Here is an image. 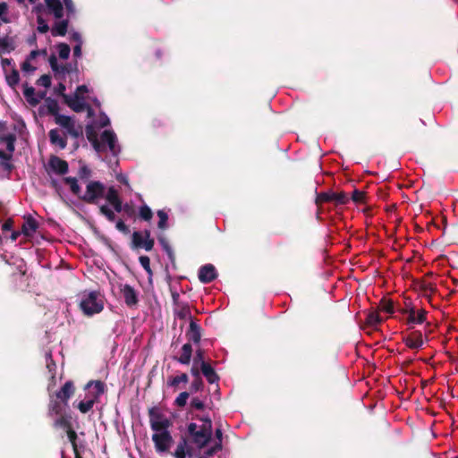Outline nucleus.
Masks as SVG:
<instances>
[{
	"mask_svg": "<svg viewBox=\"0 0 458 458\" xmlns=\"http://www.w3.org/2000/svg\"><path fill=\"white\" fill-rule=\"evenodd\" d=\"M157 216L159 218L158 221V228L165 230L167 228V221H168V216L164 210H158L157 211Z\"/></svg>",
	"mask_w": 458,
	"mask_h": 458,
	"instance_id": "nucleus-38",
	"label": "nucleus"
},
{
	"mask_svg": "<svg viewBox=\"0 0 458 458\" xmlns=\"http://www.w3.org/2000/svg\"><path fill=\"white\" fill-rule=\"evenodd\" d=\"M72 38L77 43V44H82L81 37L79 33L74 32L72 35Z\"/></svg>",
	"mask_w": 458,
	"mask_h": 458,
	"instance_id": "nucleus-56",
	"label": "nucleus"
},
{
	"mask_svg": "<svg viewBox=\"0 0 458 458\" xmlns=\"http://www.w3.org/2000/svg\"><path fill=\"white\" fill-rule=\"evenodd\" d=\"M57 111H58V104L55 100L51 99V98L46 99L44 105L41 106V113H43V114L47 113V114H54L55 116L56 114H58Z\"/></svg>",
	"mask_w": 458,
	"mask_h": 458,
	"instance_id": "nucleus-29",
	"label": "nucleus"
},
{
	"mask_svg": "<svg viewBox=\"0 0 458 458\" xmlns=\"http://www.w3.org/2000/svg\"><path fill=\"white\" fill-rule=\"evenodd\" d=\"M173 456L174 458H191L192 456L191 447L186 438H181L177 444L176 449L173 453Z\"/></svg>",
	"mask_w": 458,
	"mask_h": 458,
	"instance_id": "nucleus-19",
	"label": "nucleus"
},
{
	"mask_svg": "<svg viewBox=\"0 0 458 458\" xmlns=\"http://www.w3.org/2000/svg\"><path fill=\"white\" fill-rule=\"evenodd\" d=\"M68 171V164L58 157H51L48 161V172L64 174Z\"/></svg>",
	"mask_w": 458,
	"mask_h": 458,
	"instance_id": "nucleus-15",
	"label": "nucleus"
},
{
	"mask_svg": "<svg viewBox=\"0 0 458 458\" xmlns=\"http://www.w3.org/2000/svg\"><path fill=\"white\" fill-rule=\"evenodd\" d=\"M116 228L119 231H123V232H125L127 230L125 224L121 220L116 223Z\"/></svg>",
	"mask_w": 458,
	"mask_h": 458,
	"instance_id": "nucleus-57",
	"label": "nucleus"
},
{
	"mask_svg": "<svg viewBox=\"0 0 458 458\" xmlns=\"http://www.w3.org/2000/svg\"><path fill=\"white\" fill-rule=\"evenodd\" d=\"M49 139L52 144L59 147L62 149L64 148L66 146L65 139L62 136L61 132L56 129L51 130L49 131Z\"/></svg>",
	"mask_w": 458,
	"mask_h": 458,
	"instance_id": "nucleus-24",
	"label": "nucleus"
},
{
	"mask_svg": "<svg viewBox=\"0 0 458 458\" xmlns=\"http://www.w3.org/2000/svg\"><path fill=\"white\" fill-rule=\"evenodd\" d=\"M121 293L128 306H134L138 302V293L133 287L129 284H122L120 287Z\"/></svg>",
	"mask_w": 458,
	"mask_h": 458,
	"instance_id": "nucleus-18",
	"label": "nucleus"
},
{
	"mask_svg": "<svg viewBox=\"0 0 458 458\" xmlns=\"http://www.w3.org/2000/svg\"><path fill=\"white\" fill-rule=\"evenodd\" d=\"M37 229H38L37 221L35 219H33L32 217H28L25 219V221L22 225L21 233L26 236H32L34 234V233L37 231Z\"/></svg>",
	"mask_w": 458,
	"mask_h": 458,
	"instance_id": "nucleus-23",
	"label": "nucleus"
},
{
	"mask_svg": "<svg viewBox=\"0 0 458 458\" xmlns=\"http://www.w3.org/2000/svg\"><path fill=\"white\" fill-rule=\"evenodd\" d=\"M81 47L82 44H76V46L73 48V55L75 57H81Z\"/></svg>",
	"mask_w": 458,
	"mask_h": 458,
	"instance_id": "nucleus-53",
	"label": "nucleus"
},
{
	"mask_svg": "<svg viewBox=\"0 0 458 458\" xmlns=\"http://www.w3.org/2000/svg\"><path fill=\"white\" fill-rule=\"evenodd\" d=\"M11 226H12V223L11 222H6V223H4L3 225V230H10Z\"/></svg>",
	"mask_w": 458,
	"mask_h": 458,
	"instance_id": "nucleus-60",
	"label": "nucleus"
},
{
	"mask_svg": "<svg viewBox=\"0 0 458 458\" xmlns=\"http://www.w3.org/2000/svg\"><path fill=\"white\" fill-rule=\"evenodd\" d=\"M23 95L28 103L33 106H37L43 98L42 95L36 93L33 87L27 85H24Z\"/></svg>",
	"mask_w": 458,
	"mask_h": 458,
	"instance_id": "nucleus-21",
	"label": "nucleus"
},
{
	"mask_svg": "<svg viewBox=\"0 0 458 458\" xmlns=\"http://www.w3.org/2000/svg\"><path fill=\"white\" fill-rule=\"evenodd\" d=\"M16 136L14 130L5 123L0 122V145L5 146V150L0 148V165L6 170L11 169L10 159L14 152Z\"/></svg>",
	"mask_w": 458,
	"mask_h": 458,
	"instance_id": "nucleus-2",
	"label": "nucleus"
},
{
	"mask_svg": "<svg viewBox=\"0 0 458 458\" xmlns=\"http://www.w3.org/2000/svg\"><path fill=\"white\" fill-rule=\"evenodd\" d=\"M56 47L59 57L63 60H67L71 53L70 47L67 44L60 43Z\"/></svg>",
	"mask_w": 458,
	"mask_h": 458,
	"instance_id": "nucleus-37",
	"label": "nucleus"
},
{
	"mask_svg": "<svg viewBox=\"0 0 458 458\" xmlns=\"http://www.w3.org/2000/svg\"><path fill=\"white\" fill-rule=\"evenodd\" d=\"M66 405H64V403H62V402H58V401H54V400H51L50 401V403H49V415L50 416H57V415H61L64 413V407Z\"/></svg>",
	"mask_w": 458,
	"mask_h": 458,
	"instance_id": "nucleus-32",
	"label": "nucleus"
},
{
	"mask_svg": "<svg viewBox=\"0 0 458 458\" xmlns=\"http://www.w3.org/2000/svg\"><path fill=\"white\" fill-rule=\"evenodd\" d=\"M19 2H24L25 0H18ZM30 4H35V10L38 13L41 12L44 6L41 4H38V0H28ZM46 7L49 13L53 14L55 18L61 19L64 16V9L67 14L74 13V6L72 0H44Z\"/></svg>",
	"mask_w": 458,
	"mask_h": 458,
	"instance_id": "nucleus-3",
	"label": "nucleus"
},
{
	"mask_svg": "<svg viewBox=\"0 0 458 458\" xmlns=\"http://www.w3.org/2000/svg\"><path fill=\"white\" fill-rule=\"evenodd\" d=\"M188 337L194 343H199L200 341V329L199 327L194 322L191 321L190 323V330L188 332Z\"/></svg>",
	"mask_w": 458,
	"mask_h": 458,
	"instance_id": "nucleus-33",
	"label": "nucleus"
},
{
	"mask_svg": "<svg viewBox=\"0 0 458 458\" xmlns=\"http://www.w3.org/2000/svg\"><path fill=\"white\" fill-rule=\"evenodd\" d=\"M425 316H426V312H425V310H417V311L412 310V311L410 313L409 320H410V322H411V323H418V324H420V323H423V322H424V320H425Z\"/></svg>",
	"mask_w": 458,
	"mask_h": 458,
	"instance_id": "nucleus-35",
	"label": "nucleus"
},
{
	"mask_svg": "<svg viewBox=\"0 0 458 458\" xmlns=\"http://www.w3.org/2000/svg\"><path fill=\"white\" fill-rule=\"evenodd\" d=\"M151 439L156 452L159 454L169 453L174 445L173 437L168 429L154 431Z\"/></svg>",
	"mask_w": 458,
	"mask_h": 458,
	"instance_id": "nucleus-9",
	"label": "nucleus"
},
{
	"mask_svg": "<svg viewBox=\"0 0 458 458\" xmlns=\"http://www.w3.org/2000/svg\"><path fill=\"white\" fill-rule=\"evenodd\" d=\"M132 242L136 247L143 248L146 250H152L154 240L150 237V232L146 230L144 233L134 232L132 234Z\"/></svg>",
	"mask_w": 458,
	"mask_h": 458,
	"instance_id": "nucleus-13",
	"label": "nucleus"
},
{
	"mask_svg": "<svg viewBox=\"0 0 458 458\" xmlns=\"http://www.w3.org/2000/svg\"><path fill=\"white\" fill-rule=\"evenodd\" d=\"M46 361H47V368L48 369V371L52 374V378L54 379L55 376H54V372L55 370V363L52 360V354L50 352H47L46 354Z\"/></svg>",
	"mask_w": 458,
	"mask_h": 458,
	"instance_id": "nucleus-40",
	"label": "nucleus"
},
{
	"mask_svg": "<svg viewBox=\"0 0 458 458\" xmlns=\"http://www.w3.org/2000/svg\"><path fill=\"white\" fill-rule=\"evenodd\" d=\"M104 197L114 209L106 205H102L100 207V211L108 220L114 221L115 217L114 212L119 213L122 211V201L120 199L118 191L114 187H109L106 192L105 191Z\"/></svg>",
	"mask_w": 458,
	"mask_h": 458,
	"instance_id": "nucleus-7",
	"label": "nucleus"
},
{
	"mask_svg": "<svg viewBox=\"0 0 458 458\" xmlns=\"http://www.w3.org/2000/svg\"><path fill=\"white\" fill-rule=\"evenodd\" d=\"M87 396L79 403L78 409L81 412L86 413L93 407L94 403L104 393L105 386L100 381L89 382L87 386Z\"/></svg>",
	"mask_w": 458,
	"mask_h": 458,
	"instance_id": "nucleus-6",
	"label": "nucleus"
},
{
	"mask_svg": "<svg viewBox=\"0 0 458 458\" xmlns=\"http://www.w3.org/2000/svg\"><path fill=\"white\" fill-rule=\"evenodd\" d=\"M4 76L5 81L10 87L15 88L18 85L20 81V75L14 67H12L9 71L4 72Z\"/></svg>",
	"mask_w": 458,
	"mask_h": 458,
	"instance_id": "nucleus-26",
	"label": "nucleus"
},
{
	"mask_svg": "<svg viewBox=\"0 0 458 458\" xmlns=\"http://www.w3.org/2000/svg\"><path fill=\"white\" fill-rule=\"evenodd\" d=\"M56 417L57 418L55 420V426L64 428L66 430L67 437L69 441L72 443L75 453V458H81L77 453L75 445V439L77 436L76 433L70 428L68 419L65 416H64V414L57 415Z\"/></svg>",
	"mask_w": 458,
	"mask_h": 458,
	"instance_id": "nucleus-12",
	"label": "nucleus"
},
{
	"mask_svg": "<svg viewBox=\"0 0 458 458\" xmlns=\"http://www.w3.org/2000/svg\"><path fill=\"white\" fill-rule=\"evenodd\" d=\"M148 414L149 424L153 432L168 429L171 427V420L158 408H151Z\"/></svg>",
	"mask_w": 458,
	"mask_h": 458,
	"instance_id": "nucleus-10",
	"label": "nucleus"
},
{
	"mask_svg": "<svg viewBox=\"0 0 458 458\" xmlns=\"http://www.w3.org/2000/svg\"><path fill=\"white\" fill-rule=\"evenodd\" d=\"M64 182L70 186L72 193H74L75 195H77L78 197H80L81 199L82 194L81 192V189L78 185L77 180L72 177H66L64 179Z\"/></svg>",
	"mask_w": 458,
	"mask_h": 458,
	"instance_id": "nucleus-36",
	"label": "nucleus"
},
{
	"mask_svg": "<svg viewBox=\"0 0 458 458\" xmlns=\"http://www.w3.org/2000/svg\"><path fill=\"white\" fill-rule=\"evenodd\" d=\"M352 199L354 202L356 203H360L363 201L364 199V192L363 191H358V190H355L353 192H352Z\"/></svg>",
	"mask_w": 458,
	"mask_h": 458,
	"instance_id": "nucleus-47",
	"label": "nucleus"
},
{
	"mask_svg": "<svg viewBox=\"0 0 458 458\" xmlns=\"http://www.w3.org/2000/svg\"><path fill=\"white\" fill-rule=\"evenodd\" d=\"M196 365L197 364H194L193 367L191 368V374L194 376V377H199V369L196 368Z\"/></svg>",
	"mask_w": 458,
	"mask_h": 458,
	"instance_id": "nucleus-58",
	"label": "nucleus"
},
{
	"mask_svg": "<svg viewBox=\"0 0 458 458\" xmlns=\"http://www.w3.org/2000/svg\"><path fill=\"white\" fill-rule=\"evenodd\" d=\"M89 92L87 86L82 85L77 88L72 95H63L65 103L75 112H81L88 108L86 94Z\"/></svg>",
	"mask_w": 458,
	"mask_h": 458,
	"instance_id": "nucleus-8",
	"label": "nucleus"
},
{
	"mask_svg": "<svg viewBox=\"0 0 458 458\" xmlns=\"http://www.w3.org/2000/svg\"><path fill=\"white\" fill-rule=\"evenodd\" d=\"M216 437L217 438V441L214 444V445H212L211 447H209L208 449V451L206 452V456H212L216 452H217L218 450L221 449L222 445H221V442H222V431L221 429H216Z\"/></svg>",
	"mask_w": 458,
	"mask_h": 458,
	"instance_id": "nucleus-34",
	"label": "nucleus"
},
{
	"mask_svg": "<svg viewBox=\"0 0 458 458\" xmlns=\"http://www.w3.org/2000/svg\"><path fill=\"white\" fill-rule=\"evenodd\" d=\"M381 310L387 314H392L394 312L393 304L390 301L383 302L381 304Z\"/></svg>",
	"mask_w": 458,
	"mask_h": 458,
	"instance_id": "nucleus-49",
	"label": "nucleus"
},
{
	"mask_svg": "<svg viewBox=\"0 0 458 458\" xmlns=\"http://www.w3.org/2000/svg\"><path fill=\"white\" fill-rule=\"evenodd\" d=\"M59 88H60V91L65 90V87L63 84H60Z\"/></svg>",
	"mask_w": 458,
	"mask_h": 458,
	"instance_id": "nucleus-62",
	"label": "nucleus"
},
{
	"mask_svg": "<svg viewBox=\"0 0 458 458\" xmlns=\"http://www.w3.org/2000/svg\"><path fill=\"white\" fill-rule=\"evenodd\" d=\"M88 138L92 142L96 151L98 153L108 149L112 154L116 155L120 151L116 136L112 131H105L101 134L100 140L93 138L89 134L88 135Z\"/></svg>",
	"mask_w": 458,
	"mask_h": 458,
	"instance_id": "nucleus-5",
	"label": "nucleus"
},
{
	"mask_svg": "<svg viewBox=\"0 0 458 458\" xmlns=\"http://www.w3.org/2000/svg\"><path fill=\"white\" fill-rule=\"evenodd\" d=\"M1 65L4 72L9 71L12 67H14L11 59L3 58L1 60Z\"/></svg>",
	"mask_w": 458,
	"mask_h": 458,
	"instance_id": "nucleus-48",
	"label": "nucleus"
},
{
	"mask_svg": "<svg viewBox=\"0 0 458 458\" xmlns=\"http://www.w3.org/2000/svg\"><path fill=\"white\" fill-rule=\"evenodd\" d=\"M191 406L196 408V409H198V410H201V409H203L204 404H203V403L199 399L194 398L191 401Z\"/></svg>",
	"mask_w": 458,
	"mask_h": 458,
	"instance_id": "nucleus-52",
	"label": "nucleus"
},
{
	"mask_svg": "<svg viewBox=\"0 0 458 458\" xmlns=\"http://www.w3.org/2000/svg\"><path fill=\"white\" fill-rule=\"evenodd\" d=\"M382 320L383 319L381 318V317L376 312H372V313L369 314V316L367 318L368 324H369L371 326H377V324L381 323Z\"/></svg>",
	"mask_w": 458,
	"mask_h": 458,
	"instance_id": "nucleus-41",
	"label": "nucleus"
},
{
	"mask_svg": "<svg viewBox=\"0 0 458 458\" xmlns=\"http://www.w3.org/2000/svg\"><path fill=\"white\" fill-rule=\"evenodd\" d=\"M177 315L181 318H185L187 317H190V312L187 308H183L181 311L177 313Z\"/></svg>",
	"mask_w": 458,
	"mask_h": 458,
	"instance_id": "nucleus-54",
	"label": "nucleus"
},
{
	"mask_svg": "<svg viewBox=\"0 0 458 458\" xmlns=\"http://www.w3.org/2000/svg\"><path fill=\"white\" fill-rule=\"evenodd\" d=\"M55 123L64 128L67 133L72 136H78L79 131L75 127L74 121L72 117L63 114H56L55 117Z\"/></svg>",
	"mask_w": 458,
	"mask_h": 458,
	"instance_id": "nucleus-14",
	"label": "nucleus"
},
{
	"mask_svg": "<svg viewBox=\"0 0 458 458\" xmlns=\"http://www.w3.org/2000/svg\"><path fill=\"white\" fill-rule=\"evenodd\" d=\"M118 180L124 184H128L127 178L124 175H119Z\"/></svg>",
	"mask_w": 458,
	"mask_h": 458,
	"instance_id": "nucleus-59",
	"label": "nucleus"
},
{
	"mask_svg": "<svg viewBox=\"0 0 458 458\" xmlns=\"http://www.w3.org/2000/svg\"><path fill=\"white\" fill-rule=\"evenodd\" d=\"M7 13H8V7H7V4L5 3H1L0 4V19L4 21V22H7L8 21V19H7Z\"/></svg>",
	"mask_w": 458,
	"mask_h": 458,
	"instance_id": "nucleus-45",
	"label": "nucleus"
},
{
	"mask_svg": "<svg viewBox=\"0 0 458 458\" xmlns=\"http://www.w3.org/2000/svg\"><path fill=\"white\" fill-rule=\"evenodd\" d=\"M38 82H39V84H40V85H42V86H44V87L47 88V87H49V86H50V84H51V80H50V77H49V76H47V75H43V76H41V77L39 78Z\"/></svg>",
	"mask_w": 458,
	"mask_h": 458,
	"instance_id": "nucleus-50",
	"label": "nucleus"
},
{
	"mask_svg": "<svg viewBox=\"0 0 458 458\" xmlns=\"http://www.w3.org/2000/svg\"><path fill=\"white\" fill-rule=\"evenodd\" d=\"M404 343L409 348L418 350L423 345V336L421 333H412L404 338Z\"/></svg>",
	"mask_w": 458,
	"mask_h": 458,
	"instance_id": "nucleus-22",
	"label": "nucleus"
},
{
	"mask_svg": "<svg viewBox=\"0 0 458 458\" xmlns=\"http://www.w3.org/2000/svg\"><path fill=\"white\" fill-rule=\"evenodd\" d=\"M20 233L19 232H13L11 235V239L13 241H15L17 239V237L19 236Z\"/></svg>",
	"mask_w": 458,
	"mask_h": 458,
	"instance_id": "nucleus-61",
	"label": "nucleus"
},
{
	"mask_svg": "<svg viewBox=\"0 0 458 458\" xmlns=\"http://www.w3.org/2000/svg\"><path fill=\"white\" fill-rule=\"evenodd\" d=\"M200 367H201L203 375L206 377L207 380L209 383H215L217 380L218 377H217L215 370L211 368L210 365H208L205 361H202V364Z\"/></svg>",
	"mask_w": 458,
	"mask_h": 458,
	"instance_id": "nucleus-30",
	"label": "nucleus"
},
{
	"mask_svg": "<svg viewBox=\"0 0 458 458\" xmlns=\"http://www.w3.org/2000/svg\"><path fill=\"white\" fill-rule=\"evenodd\" d=\"M318 201H335L337 204H345L348 201V197L344 192H323L318 198Z\"/></svg>",
	"mask_w": 458,
	"mask_h": 458,
	"instance_id": "nucleus-16",
	"label": "nucleus"
},
{
	"mask_svg": "<svg viewBox=\"0 0 458 458\" xmlns=\"http://www.w3.org/2000/svg\"><path fill=\"white\" fill-rule=\"evenodd\" d=\"M40 54L39 51L33 50L30 52L28 58L24 61V63L21 65V69L23 72H34L36 70V66L34 64V60L37 58V56Z\"/></svg>",
	"mask_w": 458,
	"mask_h": 458,
	"instance_id": "nucleus-27",
	"label": "nucleus"
},
{
	"mask_svg": "<svg viewBox=\"0 0 458 458\" xmlns=\"http://www.w3.org/2000/svg\"><path fill=\"white\" fill-rule=\"evenodd\" d=\"M93 101L96 103L97 106L100 105L99 102L97 99H94Z\"/></svg>",
	"mask_w": 458,
	"mask_h": 458,
	"instance_id": "nucleus-63",
	"label": "nucleus"
},
{
	"mask_svg": "<svg viewBox=\"0 0 458 458\" xmlns=\"http://www.w3.org/2000/svg\"><path fill=\"white\" fill-rule=\"evenodd\" d=\"M4 45V41L2 39H0V48L3 47Z\"/></svg>",
	"mask_w": 458,
	"mask_h": 458,
	"instance_id": "nucleus-64",
	"label": "nucleus"
},
{
	"mask_svg": "<svg viewBox=\"0 0 458 458\" xmlns=\"http://www.w3.org/2000/svg\"><path fill=\"white\" fill-rule=\"evenodd\" d=\"M49 30V27L46 21L38 14V30L41 33H46Z\"/></svg>",
	"mask_w": 458,
	"mask_h": 458,
	"instance_id": "nucleus-42",
	"label": "nucleus"
},
{
	"mask_svg": "<svg viewBox=\"0 0 458 458\" xmlns=\"http://www.w3.org/2000/svg\"><path fill=\"white\" fill-rule=\"evenodd\" d=\"M217 274L216 267L211 264L201 267L199 270V279L203 284H208L216 279Z\"/></svg>",
	"mask_w": 458,
	"mask_h": 458,
	"instance_id": "nucleus-17",
	"label": "nucleus"
},
{
	"mask_svg": "<svg viewBox=\"0 0 458 458\" xmlns=\"http://www.w3.org/2000/svg\"><path fill=\"white\" fill-rule=\"evenodd\" d=\"M139 213L140 217L146 221H149L152 218V211L147 205L141 206Z\"/></svg>",
	"mask_w": 458,
	"mask_h": 458,
	"instance_id": "nucleus-39",
	"label": "nucleus"
},
{
	"mask_svg": "<svg viewBox=\"0 0 458 458\" xmlns=\"http://www.w3.org/2000/svg\"><path fill=\"white\" fill-rule=\"evenodd\" d=\"M74 393V386L71 381H67L64 386L61 388L59 392L56 393L55 396L62 403H64V405H67V401Z\"/></svg>",
	"mask_w": 458,
	"mask_h": 458,
	"instance_id": "nucleus-20",
	"label": "nucleus"
},
{
	"mask_svg": "<svg viewBox=\"0 0 458 458\" xmlns=\"http://www.w3.org/2000/svg\"><path fill=\"white\" fill-rule=\"evenodd\" d=\"M202 361H204L203 353L201 351H198L196 354V358L194 360V364H197L198 362L202 364Z\"/></svg>",
	"mask_w": 458,
	"mask_h": 458,
	"instance_id": "nucleus-55",
	"label": "nucleus"
},
{
	"mask_svg": "<svg viewBox=\"0 0 458 458\" xmlns=\"http://www.w3.org/2000/svg\"><path fill=\"white\" fill-rule=\"evenodd\" d=\"M188 398L189 394L187 392H182L176 397L175 403L178 406L182 407L186 404Z\"/></svg>",
	"mask_w": 458,
	"mask_h": 458,
	"instance_id": "nucleus-43",
	"label": "nucleus"
},
{
	"mask_svg": "<svg viewBox=\"0 0 458 458\" xmlns=\"http://www.w3.org/2000/svg\"><path fill=\"white\" fill-rule=\"evenodd\" d=\"M80 307L85 315L92 316L102 311L104 301L97 292H84L81 297Z\"/></svg>",
	"mask_w": 458,
	"mask_h": 458,
	"instance_id": "nucleus-4",
	"label": "nucleus"
},
{
	"mask_svg": "<svg viewBox=\"0 0 458 458\" xmlns=\"http://www.w3.org/2000/svg\"><path fill=\"white\" fill-rule=\"evenodd\" d=\"M188 432L191 443L196 449L200 451L207 446L211 440L212 422L208 418L191 422L188 426Z\"/></svg>",
	"mask_w": 458,
	"mask_h": 458,
	"instance_id": "nucleus-1",
	"label": "nucleus"
},
{
	"mask_svg": "<svg viewBox=\"0 0 458 458\" xmlns=\"http://www.w3.org/2000/svg\"><path fill=\"white\" fill-rule=\"evenodd\" d=\"M105 194V187L98 182H89L81 199L87 202H98Z\"/></svg>",
	"mask_w": 458,
	"mask_h": 458,
	"instance_id": "nucleus-11",
	"label": "nucleus"
},
{
	"mask_svg": "<svg viewBox=\"0 0 458 458\" xmlns=\"http://www.w3.org/2000/svg\"><path fill=\"white\" fill-rule=\"evenodd\" d=\"M140 263L143 267V268L148 273L151 274L150 269V259L147 256H141L140 257Z\"/></svg>",
	"mask_w": 458,
	"mask_h": 458,
	"instance_id": "nucleus-44",
	"label": "nucleus"
},
{
	"mask_svg": "<svg viewBox=\"0 0 458 458\" xmlns=\"http://www.w3.org/2000/svg\"><path fill=\"white\" fill-rule=\"evenodd\" d=\"M181 382H183V383H187L188 382V376L186 374H182L181 376H177V377H174L171 380L170 385L171 386H176V385H178Z\"/></svg>",
	"mask_w": 458,
	"mask_h": 458,
	"instance_id": "nucleus-46",
	"label": "nucleus"
},
{
	"mask_svg": "<svg viewBox=\"0 0 458 458\" xmlns=\"http://www.w3.org/2000/svg\"><path fill=\"white\" fill-rule=\"evenodd\" d=\"M192 354V348L190 344H185L182 347V354L178 358V361L182 364H189Z\"/></svg>",
	"mask_w": 458,
	"mask_h": 458,
	"instance_id": "nucleus-31",
	"label": "nucleus"
},
{
	"mask_svg": "<svg viewBox=\"0 0 458 458\" xmlns=\"http://www.w3.org/2000/svg\"><path fill=\"white\" fill-rule=\"evenodd\" d=\"M68 28V21L63 20L55 23L51 30V34L54 37L64 36Z\"/></svg>",
	"mask_w": 458,
	"mask_h": 458,
	"instance_id": "nucleus-28",
	"label": "nucleus"
},
{
	"mask_svg": "<svg viewBox=\"0 0 458 458\" xmlns=\"http://www.w3.org/2000/svg\"><path fill=\"white\" fill-rule=\"evenodd\" d=\"M109 123H110L109 118L105 114H102L100 115V118L98 121V125L100 127H105V126L108 125Z\"/></svg>",
	"mask_w": 458,
	"mask_h": 458,
	"instance_id": "nucleus-51",
	"label": "nucleus"
},
{
	"mask_svg": "<svg viewBox=\"0 0 458 458\" xmlns=\"http://www.w3.org/2000/svg\"><path fill=\"white\" fill-rule=\"evenodd\" d=\"M49 64L55 75L62 77L65 73L70 72V70L66 66L59 64L58 60L55 55L50 56Z\"/></svg>",
	"mask_w": 458,
	"mask_h": 458,
	"instance_id": "nucleus-25",
	"label": "nucleus"
}]
</instances>
